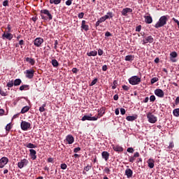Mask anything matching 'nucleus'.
<instances>
[{
	"label": "nucleus",
	"mask_w": 179,
	"mask_h": 179,
	"mask_svg": "<svg viewBox=\"0 0 179 179\" xmlns=\"http://www.w3.org/2000/svg\"><path fill=\"white\" fill-rule=\"evenodd\" d=\"M14 85L13 80L9 81L6 85L7 87H8V90H10V87H13Z\"/></svg>",
	"instance_id": "33"
},
{
	"label": "nucleus",
	"mask_w": 179,
	"mask_h": 179,
	"mask_svg": "<svg viewBox=\"0 0 179 179\" xmlns=\"http://www.w3.org/2000/svg\"><path fill=\"white\" fill-rule=\"evenodd\" d=\"M29 110H30V107H29L28 106L23 107L21 110V114H24L25 113H27Z\"/></svg>",
	"instance_id": "34"
},
{
	"label": "nucleus",
	"mask_w": 179,
	"mask_h": 179,
	"mask_svg": "<svg viewBox=\"0 0 179 179\" xmlns=\"http://www.w3.org/2000/svg\"><path fill=\"white\" fill-rule=\"evenodd\" d=\"M156 100V96L155 95H151L150 97V101H155Z\"/></svg>",
	"instance_id": "51"
},
{
	"label": "nucleus",
	"mask_w": 179,
	"mask_h": 179,
	"mask_svg": "<svg viewBox=\"0 0 179 179\" xmlns=\"http://www.w3.org/2000/svg\"><path fill=\"white\" fill-rule=\"evenodd\" d=\"M9 5V0H5L3 2V6H8Z\"/></svg>",
	"instance_id": "49"
},
{
	"label": "nucleus",
	"mask_w": 179,
	"mask_h": 179,
	"mask_svg": "<svg viewBox=\"0 0 179 179\" xmlns=\"http://www.w3.org/2000/svg\"><path fill=\"white\" fill-rule=\"evenodd\" d=\"M136 158L134 157V156H133V157H130L129 158V162H130V163H134V162H135V159H136Z\"/></svg>",
	"instance_id": "45"
},
{
	"label": "nucleus",
	"mask_w": 179,
	"mask_h": 179,
	"mask_svg": "<svg viewBox=\"0 0 179 179\" xmlns=\"http://www.w3.org/2000/svg\"><path fill=\"white\" fill-rule=\"evenodd\" d=\"M78 69L77 68H73L72 69V72L73 73H78Z\"/></svg>",
	"instance_id": "64"
},
{
	"label": "nucleus",
	"mask_w": 179,
	"mask_h": 179,
	"mask_svg": "<svg viewBox=\"0 0 179 179\" xmlns=\"http://www.w3.org/2000/svg\"><path fill=\"white\" fill-rule=\"evenodd\" d=\"M85 16V13H80L78 15V17L79 19H83V17Z\"/></svg>",
	"instance_id": "46"
},
{
	"label": "nucleus",
	"mask_w": 179,
	"mask_h": 179,
	"mask_svg": "<svg viewBox=\"0 0 179 179\" xmlns=\"http://www.w3.org/2000/svg\"><path fill=\"white\" fill-rule=\"evenodd\" d=\"M66 141L68 142L69 145H72L75 142V138L71 134H69L66 137Z\"/></svg>",
	"instance_id": "14"
},
{
	"label": "nucleus",
	"mask_w": 179,
	"mask_h": 179,
	"mask_svg": "<svg viewBox=\"0 0 179 179\" xmlns=\"http://www.w3.org/2000/svg\"><path fill=\"white\" fill-rule=\"evenodd\" d=\"M138 118V115H133V116H127V117H126V120H127V121H131V122H132V121H135V120H136Z\"/></svg>",
	"instance_id": "27"
},
{
	"label": "nucleus",
	"mask_w": 179,
	"mask_h": 179,
	"mask_svg": "<svg viewBox=\"0 0 179 179\" xmlns=\"http://www.w3.org/2000/svg\"><path fill=\"white\" fill-rule=\"evenodd\" d=\"M127 152L129 153H134V149L132 148H127Z\"/></svg>",
	"instance_id": "61"
},
{
	"label": "nucleus",
	"mask_w": 179,
	"mask_h": 179,
	"mask_svg": "<svg viewBox=\"0 0 179 179\" xmlns=\"http://www.w3.org/2000/svg\"><path fill=\"white\" fill-rule=\"evenodd\" d=\"M131 12H132V8H125L122 9V10L121 11V13L122 16H128V13H131Z\"/></svg>",
	"instance_id": "15"
},
{
	"label": "nucleus",
	"mask_w": 179,
	"mask_h": 179,
	"mask_svg": "<svg viewBox=\"0 0 179 179\" xmlns=\"http://www.w3.org/2000/svg\"><path fill=\"white\" fill-rule=\"evenodd\" d=\"M155 41V39L152 37V36H148L145 38V40L143 41V44H148V43H152Z\"/></svg>",
	"instance_id": "19"
},
{
	"label": "nucleus",
	"mask_w": 179,
	"mask_h": 179,
	"mask_svg": "<svg viewBox=\"0 0 179 179\" xmlns=\"http://www.w3.org/2000/svg\"><path fill=\"white\" fill-rule=\"evenodd\" d=\"M151 85H154V83H156V82H159V78H152L150 80Z\"/></svg>",
	"instance_id": "39"
},
{
	"label": "nucleus",
	"mask_w": 179,
	"mask_h": 179,
	"mask_svg": "<svg viewBox=\"0 0 179 179\" xmlns=\"http://www.w3.org/2000/svg\"><path fill=\"white\" fill-rule=\"evenodd\" d=\"M3 40H5L6 38L7 40H12L13 38V35L10 33H3L2 35Z\"/></svg>",
	"instance_id": "16"
},
{
	"label": "nucleus",
	"mask_w": 179,
	"mask_h": 179,
	"mask_svg": "<svg viewBox=\"0 0 179 179\" xmlns=\"http://www.w3.org/2000/svg\"><path fill=\"white\" fill-rule=\"evenodd\" d=\"M132 174H134V171H132L131 169H127L125 170V176H127V178H131Z\"/></svg>",
	"instance_id": "23"
},
{
	"label": "nucleus",
	"mask_w": 179,
	"mask_h": 179,
	"mask_svg": "<svg viewBox=\"0 0 179 179\" xmlns=\"http://www.w3.org/2000/svg\"><path fill=\"white\" fill-rule=\"evenodd\" d=\"M44 43V39L43 38H36L34 41V44L36 45V47H41V44Z\"/></svg>",
	"instance_id": "9"
},
{
	"label": "nucleus",
	"mask_w": 179,
	"mask_h": 179,
	"mask_svg": "<svg viewBox=\"0 0 179 179\" xmlns=\"http://www.w3.org/2000/svg\"><path fill=\"white\" fill-rule=\"evenodd\" d=\"M80 150H81L80 147H78V148H74L73 152H74V153H78V152H80Z\"/></svg>",
	"instance_id": "54"
},
{
	"label": "nucleus",
	"mask_w": 179,
	"mask_h": 179,
	"mask_svg": "<svg viewBox=\"0 0 179 179\" xmlns=\"http://www.w3.org/2000/svg\"><path fill=\"white\" fill-rule=\"evenodd\" d=\"M155 94L157 96V97H160L161 99H163V97H164V92L162 91V89L155 90Z\"/></svg>",
	"instance_id": "12"
},
{
	"label": "nucleus",
	"mask_w": 179,
	"mask_h": 179,
	"mask_svg": "<svg viewBox=\"0 0 179 179\" xmlns=\"http://www.w3.org/2000/svg\"><path fill=\"white\" fill-rule=\"evenodd\" d=\"M97 80H98L97 78H95L94 80H93L90 84V86H94V85L97 83Z\"/></svg>",
	"instance_id": "42"
},
{
	"label": "nucleus",
	"mask_w": 179,
	"mask_h": 179,
	"mask_svg": "<svg viewBox=\"0 0 179 179\" xmlns=\"http://www.w3.org/2000/svg\"><path fill=\"white\" fill-rule=\"evenodd\" d=\"M98 21L100 22L101 23H103V22H106V19L103 16L101 18H99V20H98Z\"/></svg>",
	"instance_id": "58"
},
{
	"label": "nucleus",
	"mask_w": 179,
	"mask_h": 179,
	"mask_svg": "<svg viewBox=\"0 0 179 179\" xmlns=\"http://www.w3.org/2000/svg\"><path fill=\"white\" fill-rule=\"evenodd\" d=\"M9 163V159L6 157H3L0 159V169H3L6 164Z\"/></svg>",
	"instance_id": "6"
},
{
	"label": "nucleus",
	"mask_w": 179,
	"mask_h": 179,
	"mask_svg": "<svg viewBox=\"0 0 179 179\" xmlns=\"http://www.w3.org/2000/svg\"><path fill=\"white\" fill-rule=\"evenodd\" d=\"M62 0H50V3L52 5L54 3L55 5H59L61 3Z\"/></svg>",
	"instance_id": "36"
},
{
	"label": "nucleus",
	"mask_w": 179,
	"mask_h": 179,
	"mask_svg": "<svg viewBox=\"0 0 179 179\" xmlns=\"http://www.w3.org/2000/svg\"><path fill=\"white\" fill-rule=\"evenodd\" d=\"M20 127L22 131H28V129L31 128V124H30L29 122L22 120Z\"/></svg>",
	"instance_id": "5"
},
{
	"label": "nucleus",
	"mask_w": 179,
	"mask_h": 179,
	"mask_svg": "<svg viewBox=\"0 0 179 179\" xmlns=\"http://www.w3.org/2000/svg\"><path fill=\"white\" fill-rule=\"evenodd\" d=\"M24 61H26V62H28V64H30L31 66H34V65H35L36 64V60L31 57H25Z\"/></svg>",
	"instance_id": "18"
},
{
	"label": "nucleus",
	"mask_w": 179,
	"mask_h": 179,
	"mask_svg": "<svg viewBox=\"0 0 179 179\" xmlns=\"http://www.w3.org/2000/svg\"><path fill=\"white\" fill-rule=\"evenodd\" d=\"M108 68H107V65H103L102 66V71H103V72H106V71H107Z\"/></svg>",
	"instance_id": "63"
},
{
	"label": "nucleus",
	"mask_w": 179,
	"mask_h": 179,
	"mask_svg": "<svg viewBox=\"0 0 179 179\" xmlns=\"http://www.w3.org/2000/svg\"><path fill=\"white\" fill-rule=\"evenodd\" d=\"M112 148L115 152H124V148L120 145H112Z\"/></svg>",
	"instance_id": "24"
},
{
	"label": "nucleus",
	"mask_w": 179,
	"mask_h": 179,
	"mask_svg": "<svg viewBox=\"0 0 179 179\" xmlns=\"http://www.w3.org/2000/svg\"><path fill=\"white\" fill-rule=\"evenodd\" d=\"M173 148H174V143L171 142L169 145L168 146V149H173Z\"/></svg>",
	"instance_id": "53"
},
{
	"label": "nucleus",
	"mask_w": 179,
	"mask_h": 179,
	"mask_svg": "<svg viewBox=\"0 0 179 179\" xmlns=\"http://www.w3.org/2000/svg\"><path fill=\"white\" fill-rule=\"evenodd\" d=\"M40 13L43 20H52V15L48 9L41 10Z\"/></svg>",
	"instance_id": "2"
},
{
	"label": "nucleus",
	"mask_w": 179,
	"mask_h": 179,
	"mask_svg": "<svg viewBox=\"0 0 179 179\" xmlns=\"http://www.w3.org/2000/svg\"><path fill=\"white\" fill-rule=\"evenodd\" d=\"M145 22L147 23V24H150L151 23H153V18H152V16L150 15H145L144 16Z\"/></svg>",
	"instance_id": "20"
},
{
	"label": "nucleus",
	"mask_w": 179,
	"mask_h": 179,
	"mask_svg": "<svg viewBox=\"0 0 179 179\" xmlns=\"http://www.w3.org/2000/svg\"><path fill=\"white\" fill-rule=\"evenodd\" d=\"M29 164V160L27 159H21L20 162L17 163L18 169H23V167H26Z\"/></svg>",
	"instance_id": "7"
},
{
	"label": "nucleus",
	"mask_w": 179,
	"mask_h": 179,
	"mask_svg": "<svg viewBox=\"0 0 179 179\" xmlns=\"http://www.w3.org/2000/svg\"><path fill=\"white\" fill-rule=\"evenodd\" d=\"M92 169V165L87 164L86 166L84 167V170L85 171H89Z\"/></svg>",
	"instance_id": "41"
},
{
	"label": "nucleus",
	"mask_w": 179,
	"mask_h": 179,
	"mask_svg": "<svg viewBox=\"0 0 179 179\" xmlns=\"http://www.w3.org/2000/svg\"><path fill=\"white\" fill-rule=\"evenodd\" d=\"M106 114V108L105 107H101L99 110H98V115H95L96 118L99 120V118H101L103 115Z\"/></svg>",
	"instance_id": "10"
},
{
	"label": "nucleus",
	"mask_w": 179,
	"mask_h": 179,
	"mask_svg": "<svg viewBox=\"0 0 179 179\" xmlns=\"http://www.w3.org/2000/svg\"><path fill=\"white\" fill-rule=\"evenodd\" d=\"M81 120L82 121H97V117H96V116L84 115Z\"/></svg>",
	"instance_id": "11"
},
{
	"label": "nucleus",
	"mask_w": 179,
	"mask_h": 179,
	"mask_svg": "<svg viewBox=\"0 0 179 179\" xmlns=\"http://www.w3.org/2000/svg\"><path fill=\"white\" fill-rule=\"evenodd\" d=\"M118 82L117 80L113 81V85L112 86V89L114 90V89H117V85Z\"/></svg>",
	"instance_id": "43"
},
{
	"label": "nucleus",
	"mask_w": 179,
	"mask_h": 179,
	"mask_svg": "<svg viewBox=\"0 0 179 179\" xmlns=\"http://www.w3.org/2000/svg\"><path fill=\"white\" fill-rule=\"evenodd\" d=\"M24 146L25 148H29V149H36V148H37V145L31 143H26L24 144Z\"/></svg>",
	"instance_id": "29"
},
{
	"label": "nucleus",
	"mask_w": 179,
	"mask_h": 179,
	"mask_svg": "<svg viewBox=\"0 0 179 179\" xmlns=\"http://www.w3.org/2000/svg\"><path fill=\"white\" fill-rule=\"evenodd\" d=\"M81 30H84V31H88L89 30V24H87V22L86 20H83L81 22Z\"/></svg>",
	"instance_id": "13"
},
{
	"label": "nucleus",
	"mask_w": 179,
	"mask_h": 179,
	"mask_svg": "<svg viewBox=\"0 0 179 179\" xmlns=\"http://www.w3.org/2000/svg\"><path fill=\"white\" fill-rule=\"evenodd\" d=\"M29 155L32 159V160H36L37 159V152H36L35 150L34 149H30L29 150Z\"/></svg>",
	"instance_id": "17"
},
{
	"label": "nucleus",
	"mask_w": 179,
	"mask_h": 179,
	"mask_svg": "<svg viewBox=\"0 0 179 179\" xmlns=\"http://www.w3.org/2000/svg\"><path fill=\"white\" fill-rule=\"evenodd\" d=\"M172 20L173 21V22H175V23H176L177 24H178V29H179V21H178V20H177V19H176V18H173L172 19Z\"/></svg>",
	"instance_id": "62"
},
{
	"label": "nucleus",
	"mask_w": 179,
	"mask_h": 179,
	"mask_svg": "<svg viewBox=\"0 0 179 179\" xmlns=\"http://www.w3.org/2000/svg\"><path fill=\"white\" fill-rule=\"evenodd\" d=\"M87 57H96L97 55V51L96 50H92L90 52H87Z\"/></svg>",
	"instance_id": "28"
},
{
	"label": "nucleus",
	"mask_w": 179,
	"mask_h": 179,
	"mask_svg": "<svg viewBox=\"0 0 179 179\" xmlns=\"http://www.w3.org/2000/svg\"><path fill=\"white\" fill-rule=\"evenodd\" d=\"M30 89V85H23L20 87V90H29Z\"/></svg>",
	"instance_id": "31"
},
{
	"label": "nucleus",
	"mask_w": 179,
	"mask_h": 179,
	"mask_svg": "<svg viewBox=\"0 0 179 179\" xmlns=\"http://www.w3.org/2000/svg\"><path fill=\"white\" fill-rule=\"evenodd\" d=\"M18 44L21 46V48H23V46H22V45H24V41L20 40L19 41Z\"/></svg>",
	"instance_id": "50"
},
{
	"label": "nucleus",
	"mask_w": 179,
	"mask_h": 179,
	"mask_svg": "<svg viewBox=\"0 0 179 179\" xmlns=\"http://www.w3.org/2000/svg\"><path fill=\"white\" fill-rule=\"evenodd\" d=\"M169 15H163L162 16L158 22L155 24V25L154 26V27H155V29H159L160 27H163L164 26H166V24H167V21L169 20Z\"/></svg>",
	"instance_id": "1"
},
{
	"label": "nucleus",
	"mask_w": 179,
	"mask_h": 179,
	"mask_svg": "<svg viewBox=\"0 0 179 179\" xmlns=\"http://www.w3.org/2000/svg\"><path fill=\"white\" fill-rule=\"evenodd\" d=\"M13 83L14 86H20V85L22 84V80H20V78H17L13 81Z\"/></svg>",
	"instance_id": "32"
},
{
	"label": "nucleus",
	"mask_w": 179,
	"mask_h": 179,
	"mask_svg": "<svg viewBox=\"0 0 179 179\" xmlns=\"http://www.w3.org/2000/svg\"><path fill=\"white\" fill-rule=\"evenodd\" d=\"M173 114L174 117H179V108L174 109L173 110Z\"/></svg>",
	"instance_id": "37"
},
{
	"label": "nucleus",
	"mask_w": 179,
	"mask_h": 179,
	"mask_svg": "<svg viewBox=\"0 0 179 179\" xmlns=\"http://www.w3.org/2000/svg\"><path fill=\"white\" fill-rule=\"evenodd\" d=\"M170 56H171L170 59L172 62H177V60L173 59V58H177V52H171Z\"/></svg>",
	"instance_id": "25"
},
{
	"label": "nucleus",
	"mask_w": 179,
	"mask_h": 179,
	"mask_svg": "<svg viewBox=\"0 0 179 179\" xmlns=\"http://www.w3.org/2000/svg\"><path fill=\"white\" fill-rule=\"evenodd\" d=\"M141 82V78L138 77V76H134L129 79V83L133 85H139Z\"/></svg>",
	"instance_id": "3"
},
{
	"label": "nucleus",
	"mask_w": 179,
	"mask_h": 179,
	"mask_svg": "<svg viewBox=\"0 0 179 179\" xmlns=\"http://www.w3.org/2000/svg\"><path fill=\"white\" fill-rule=\"evenodd\" d=\"M102 158L104 159L105 162H107L110 157V153L107 151H103L101 153Z\"/></svg>",
	"instance_id": "21"
},
{
	"label": "nucleus",
	"mask_w": 179,
	"mask_h": 179,
	"mask_svg": "<svg viewBox=\"0 0 179 179\" xmlns=\"http://www.w3.org/2000/svg\"><path fill=\"white\" fill-rule=\"evenodd\" d=\"M142 30V25H138V27H136V31H141Z\"/></svg>",
	"instance_id": "55"
},
{
	"label": "nucleus",
	"mask_w": 179,
	"mask_h": 179,
	"mask_svg": "<svg viewBox=\"0 0 179 179\" xmlns=\"http://www.w3.org/2000/svg\"><path fill=\"white\" fill-rule=\"evenodd\" d=\"M66 5H67V6H71V5H72V0H67L66 1Z\"/></svg>",
	"instance_id": "56"
},
{
	"label": "nucleus",
	"mask_w": 179,
	"mask_h": 179,
	"mask_svg": "<svg viewBox=\"0 0 179 179\" xmlns=\"http://www.w3.org/2000/svg\"><path fill=\"white\" fill-rule=\"evenodd\" d=\"M125 113H126L125 109L122 108L120 109V114H122V115H124Z\"/></svg>",
	"instance_id": "60"
},
{
	"label": "nucleus",
	"mask_w": 179,
	"mask_h": 179,
	"mask_svg": "<svg viewBox=\"0 0 179 179\" xmlns=\"http://www.w3.org/2000/svg\"><path fill=\"white\" fill-rule=\"evenodd\" d=\"M103 54H104V51H103V50H101V49H99L98 55L101 57V55H103Z\"/></svg>",
	"instance_id": "52"
},
{
	"label": "nucleus",
	"mask_w": 179,
	"mask_h": 179,
	"mask_svg": "<svg viewBox=\"0 0 179 179\" xmlns=\"http://www.w3.org/2000/svg\"><path fill=\"white\" fill-rule=\"evenodd\" d=\"M147 163L148 164V167L150 169H153L155 167V159L150 158L148 161Z\"/></svg>",
	"instance_id": "22"
},
{
	"label": "nucleus",
	"mask_w": 179,
	"mask_h": 179,
	"mask_svg": "<svg viewBox=\"0 0 179 179\" xmlns=\"http://www.w3.org/2000/svg\"><path fill=\"white\" fill-rule=\"evenodd\" d=\"M114 17V15L113 14V12H108L106 15L103 16V18L105 20H107V19H113Z\"/></svg>",
	"instance_id": "26"
},
{
	"label": "nucleus",
	"mask_w": 179,
	"mask_h": 179,
	"mask_svg": "<svg viewBox=\"0 0 179 179\" xmlns=\"http://www.w3.org/2000/svg\"><path fill=\"white\" fill-rule=\"evenodd\" d=\"M125 61H134L135 59V56L134 55H127L125 57Z\"/></svg>",
	"instance_id": "35"
},
{
	"label": "nucleus",
	"mask_w": 179,
	"mask_h": 179,
	"mask_svg": "<svg viewBox=\"0 0 179 179\" xmlns=\"http://www.w3.org/2000/svg\"><path fill=\"white\" fill-rule=\"evenodd\" d=\"M179 105V96H177L175 100V104L173 106H178Z\"/></svg>",
	"instance_id": "48"
},
{
	"label": "nucleus",
	"mask_w": 179,
	"mask_h": 179,
	"mask_svg": "<svg viewBox=\"0 0 179 179\" xmlns=\"http://www.w3.org/2000/svg\"><path fill=\"white\" fill-rule=\"evenodd\" d=\"M6 131L7 132H9L10 131V129H12V123H8L5 128Z\"/></svg>",
	"instance_id": "38"
},
{
	"label": "nucleus",
	"mask_w": 179,
	"mask_h": 179,
	"mask_svg": "<svg viewBox=\"0 0 179 179\" xmlns=\"http://www.w3.org/2000/svg\"><path fill=\"white\" fill-rule=\"evenodd\" d=\"M111 170H110V169L108 167H106L104 169V172L106 173V174H110Z\"/></svg>",
	"instance_id": "47"
},
{
	"label": "nucleus",
	"mask_w": 179,
	"mask_h": 179,
	"mask_svg": "<svg viewBox=\"0 0 179 179\" xmlns=\"http://www.w3.org/2000/svg\"><path fill=\"white\" fill-rule=\"evenodd\" d=\"M60 167L62 170H66V168L68 167V166L66 165V164H62Z\"/></svg>",
	"instance_id": "44"
},
{
	"label": "nucleus",
	"mask_w": 179,
	"mask_h": 179,
	"mask_svg": "<svg viewBox=\"0 0 179 179\" xmlns=\"http://www.w3.org/2000/svg\"><path fill=\"white\" fill-rule=\"evenodd\" d=\"M106 37H111V36H113V34H111V33L110 31H107L105 34Z\"/></svg>",
	"instance_id": "59"
},
{
	"label": "nucleus",
	"mask_w": 179,
	"mask_h": 179,
	"mask_svg": "<svg viewBox=\"0 0 179 179\" xmlns=\"http://www.w3.org/2000/svg\"><path fill=\"white\" fill-rule=\"evenodd\" d=\"M122 89L123 90H126L127 92H128V90H129V87H128V85H123Z\"/></svg>",
	"instance_id": "57"
},
{
	"label": "nucleus",
	"mask_w": 179,
	"mask_h": 179,
	"mask_svg": "<svg viewBox=\"0 0 179 179\" xmlns=\"http://www.w3.org/2000/svg\"><path fill=\"white\" fill-rule=\"evenodd\" d=\"M147 118L150 124H156L157 122V117L153 115L152 112L147 113Z\"/></svg>",
	"instance_id": "4"
},
{
	"label": "nucleus",
	"mask_w": 179,
	"mask_h": 179,
	"mask_svg": "<svg viewBox=\"0 0 179 179\" xmlns=\"http://www.w3.org/2000/svg\"><path fill=\"white\" fill-rule=\"evenodd\" d=\"M34 72L35 71L34 69L25 71L26 78H27L28 79H33V78H34Z\"/></svg>",
	"instance_id": "8"
},
{
	"label": "nucleus",
	"mask_w": 179,
	"mask_h": 179,
	"mask_svg": "<svg viewBox=\"0 0 179 179\" xmlns=\"http://www.w3.org/2000/svg\"><path fill=\"white\" fill-rule=\"evenodd\" d=\"M52 65L54 68H58V66H59V63L58 61H57V59H52Z\"/></svg>",
	"instance_id": "30"
},
{
	"label": "nucleus",
	"mask_w": 179,
	"mask_h": 179,
	"mask_svg": "<svg viewBox=\"0 0 179 179\" xmlns=\"http://www.w3.org/2000/svg\"><path fill=\"white\" fill-rule=\"evenodd\" d=\"M1 96H8V92L0 90Z\"/></svg>",
	"instance_id": "40"
}]
</instances>
